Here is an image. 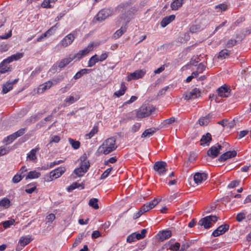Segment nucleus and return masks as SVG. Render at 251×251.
Wrapping results in <instances>:
<instances>
[{
    "label": "nucleus",
    "mask_w": 251,
    "mask_h": 251,
    "mask_svg": "<svg viewBox=\"0 0 251 251\" xmlns=\"http://www.w3.org/2000/svg\"><path fill=\"white\" fill-rule=\"evenodd\" d=\"M53 85V83L51 81H48L41 85H40L37 90L38 93H43L45 91L49 89Z\"/></svg>",
    "instance_id": "obj_19"
},
{
    "label": "nucleus",
    "mask_w": 251,
    "mask_h": 251,
    "mask_svg": "<svg viewBox=\"0 0 251 251\" xmlns=\"http://www.w3.org/2000/svg\"><path fill=\"white\" fill-rule=\"evenodd\" d=\"M213 118V114L209 113L204 117H201L199 120V124L201 126H207Z\"/></svg>",
    "instance_id": "obj_17"
},
{
    "label": "nucleus",
    "mask_w": 251,
    "mask_h": 251,
    "mask_svg": "<svg viewBox=\"0 0 251 251\" xmlns=\"http://www.w3.org/2000/svg\"><path fill=\"white\" fill-rule=\"evenodd\" d=\"M175 121V118L174 117H171L169 119H166L164 121L165 124L170 125L172 124Z\"/></svg>",
    "instance_id": "obj_64"
},
{
    "label": "nucleus",
    "mask_w": 251,
    "mask_h": 251,
    "mask_svg": "<svg viewBox=\"0 0 251 251\" xmlns=\"http://www.w3.org/2000/svg\"><path fill=\"white\" fill-rule=\"evenodd\" d=\"M15 223L14 219H11L10 220L6 221L3 223V226L5 228H7L9 227L11 225H12Z\"/></svg>",
    "instance_id": "obj_52"
},
{
    "label": "nucleus",
    "mask_w": 251,
    "mask_h": 251,
    "mask_svg": "<svg viewBox=\"0 0 251 251\" xmlns=\"http://www.w3.org/2000/svg\"><path fill=\"white\" fill-rule=\"evenodd\" d=\"M12 35V32L10 30L8 33H5L4 35L0 36V39H6L10 37Z\"/></svg>",
    "instance_id": "obj_62"
},
{
    "label": "nucleus",
    "mask_w": 251,
    "mask_h": 251,
    "mask_svg": "<svg viewBox=\"0 0 251 251\" xmlns=\"http://www.w3.org/2000/svg\"><path fill=\"white\" fill-rule=\"evenodd\" d=\"M207 178V175L204 173H197L194 176V180L196 183H201Z\"/></svg>",
    "instance_id": "obj_15"
},
{
    "label": "nucleus",
    "mask_w": 251,
    "mask_h": 251,
    "mask_svg": "<svg viewBox=\"0 0 251 251\" xmlns=\"http://www.w3.org/2000/svg\"><path fill=\"white\" fill-rule=\"evenodd\" d=\"M65 171L66 169L64 167H59L51 171L49 175L46 176L45 179L47 181H51L62 176Z\"/></svg>",
    "instance_id": "obj_4"
},
{
    "label": "nucleus",
    "mask_w": 251,
    "mask_h": 251,
    "mask_svg": "<svg viewBox=\"0 0 251 251\" xmlns=\"http://www.w3.org/2000/svg\"><path fill=\"white\" fill-rule=\"evenodd\" d=\"M145 74V72L143 70H137L133 73L129 74L126 78V80L129 81L132 79H137L142 78Z\"/></svg>",
    "instance_id": "obj_10"
},
{
    "label": "nucleus",
    "mask_w": 251,
    "mask_h": 251,
    "mask_svg": "<svg viewBox=\"0 0 251 251\" xmlns=\"http://www.w3.org/2000/svg\"><path fill=\"white\" fill-rule=\"evenodd\" d=\"M87 171H84V170L80 166L79 168H76L74 170V173L78 176H81Z\"/></svg>",
    "instance_id": "obj_42"
},
{
    "label": "nucleus",
    "mask_w": 251,
    "mask_h": 251,
    "mask_svg": "<svg viewBox=\"0 0 251 251\" xmlns=\"http://www.w3.org/2000/svg\"><path fill=\"white\" fill-rule=\"evenodd\" d=\"M201 30V25H192L190 28V31L191 33H196Z\"/></svg>",
    "instance_id": "obj_46"
},
{
    "label": "nucleus",
    "mask_w": 251,
    "mask_h": 251,
    "mask_svg": "<svg viewBox=\"0 0 251 251\" xmlns=\"http://www.w3.org/2000/svg\"><path fill=\"white\" fill-rule=\"evenodd\" d=\"M190 247V243L189 242H185L181 245V249L179 251H184L186 250Z\"/></svg>",
    "instance_id": "obj_60"
},
{
    "label": "nucleus",
    "mask_w": 251,
    "mask_h": 251,
    "mask_svg": "<svg viewBox=\"0 0 251 251\" xmlns=\"http://www.w3.org/2000/svg\"><path fill=\"white\" fill-rule=\"evenodd\" d=\"M50 2H51V0H44L42 3V6L44 8H50L51 7Z\"/></svg>",
    "instance_id": "obj_56"
},
{
    "label": "nucleus",
    "mask_w": 251,
    "mask_h": 251,
    "mask_svg": "<svg viewBox=\"0 0 251 251\" xmlns=\"http://www.w3.org/2000/svg\"><path fill=\"white\" fill-rule=\"evenodd\" d=\"M229 227V226L227 224L221 225L213 232L212 235L214 237H217L222 235L228 230Z\"/></svg>",
    "instance_id": "obj_13"
},
{
    "label": "nucleus",
    "mask_w": 251,
    "mask_h": 251,
    "mask_svg": "<svg viewBox=\"0 0 251 251\" xmlns=\"http://www.w3.org/2000/svg\"><path fill=\"white\" fill-rule=\"evenodd\" d=\"M237 43V41L235 39H229L228 40L226 43H225V47L226 48H231L235 45H236Z\"/></svg>",
    "instance_id": "obj_40"
},
{
    "label": "nucleus",
    "mask_w": 251,
    "mask_h": 251,
    "mask_svg": "<svg viewBox=\"0 0 251 251\" xmlns=\"http://www.w3.org/2000/svg\"><path fill=\"white\" fill-rule=\"evenodd\" d=\"M218 220L216 216H209L201 219L198 223V225L203 226L205 228H209L212 226L213 223H215Z\"/></svg>",
    "instance_id": "obj_5"
},
{
    "label": "nucleus",
    "mask_w": 251,
    "mask_h": 251,
    "mask_svg": "<svg viewBox=\"0 0 251 251\" xmlns=\"http://www.w3.org/2000/svg\"><path fill=\"white\" fill-rule=\"evenodd\" d=\"M127 89V87L125 85V83L123 82L121 84V89L120 90L115 92L114 94L115 96L117 97H120L124 95Z\"/></svg>",
    "instance_id": "obj_24"
},
{
    "label": "nucleus",
    "mask_w": 251,
    "mask_h": 251,
    "mask_svg": "<svg viewBox=\"0 0 251 251\" xmlns=\"http://www.w3.org/2000/svg\"><path fill=\"white\" fill-rule=\"evenodd\" d=\"M212 140L211 135L209 133H207L205 135L202 136L201 142V145H202L204 144L209 145Z\"/></svg>",
    "instance_id": "obj_25"
},
{
    "label": "nucleus",
    "mask_w": 251,
    "mask_h": 251,
    "mask_svg": "<svg viewBox=\"0 0 251 251\" xmlns=\"http://www.w3.org/2000/svg\"><path fill=\"white\" fill-rule=\"evenodd\" d=\"M155 131L156 129L154 128H150L147 129L144 131L142 134L141 137L142 138L150 137L154 133H155Z\"/></svg>",
    "instance_id": "obj_27"
},
{
    "label": "nucleus",
    "mask_w": 251,
    "mask_h": 251,
    "mask_svg": "<svg viewBox=\"0 0 251 251\" xmlns=\"http://www.w3.org/2000/svg\"><path fill=\"white\" fill-rule=\"evenodd\" d=\"M237 154L235 151H228L222 154L218 158L219 161H225L228 158L235 157Z\"/></svg>",
    "instance_id": "obj_14"
},
{
    "label": "nucleus",
    "mask_w": 251,
    "mask_h": 251,
    "mask_svg": "<svg viewBox=\"0 0 251 251\" xmlns=\"http://www.w3.org/2000/svg\"><path fill=\"white\" fill-rule=\"evenodd\" d=\"M78 97H74L73 96H70L69 98H66L64 102L67 103L68 105H70L78 100Z\"/></svg>",
    "instance_id": "obj_41"
},
{
    "label": "nucleus",
    "mask_w": 251,
    "mask_h": 251,
    "mask_svg": "<svg viewBox=\"0 0 251 251\" xmlns=\"http://www.w3.org/2000/svg\"><path fill=\"white\" fill-rule=\"evenodd\" d=\"M100 43L99 42H92L88 45L87 47L84 50H80L78 53L75 55L70 54L72 60L76 58L78 60L82 58L84 56L87 54L90 51L93 50L94 48H96L100 45Z\"/></svg>",
    "instance_id": "obj_2"
},
{
    "label": "nucleus",
    "mask_w": 251,
    "mask_h": 251,
    "mask_svg": "<svg viewBox=\"0 0 251 251\" xmlns=\"http://www.w3.org/2000/svg\"><path fill=\"white\" fill-rule=\"evenodd\" d=\"M222 148V147L219 144L217 146H212L208 150L207 155L212 158H215L219 155Z\"/></svg>",
    "instance_id": "obj_11"
},
{
    "label": "nucleus",
    "mask_w": 251,
    "mask_h": 251,
    "mask_svg": "<svg viewBox=\"0 0 251 251\" xmlns=\"http://www.w3.org/2000/svg\"><path fill=\"white\" fill-rule=\"evenodd\" d=\"M175 17L176 16L174 15H171L164 17L160 22L161 26L163 27L166 26L175 19Z\"/></svg>",
    "instance_id": "obj_20"
},
{
    "label": "nucleus",
    "mask_w": 251,
    "mask_h": 251,
    "mask_svg": "<svg viewBox=\"0 0 251 251\" xmlns=\"http://www.w3.org/2000/svg\"><path fill=\"white\" fill-rule=\"evenodd\" d=\"M180 246V244L176 242L175 244L171 245L169 247V249L173 251H178L179 250Z\"/></svg>",
    "instance_id": "obj_49"
},
{
    "label": "nucleus",
    "mask_w": 251,
    "mask_h": 251,
    "mask_svg": "<svg viewBox=\"0 0 251 251\" xmlns=\"http://www.w3.org/2000/svg\"><path fill=\"white\" fill-rule=\"evenodd\" d=\"M53 28V27H52L51 28H50V29H49L48 31H47L46 32H45L44 33L42 34L37 39V42H41L42 41V40L48 37L49 35H50V32L51 31L52 28Z\"/></svg>",
    "instance_id": "obj_44"
},
{
    "label": "nucleus",
    "mask_w": 251,
    "mask_h": 251,
    "mask_svg": "<svg viewBox=\"0 0 251 251\" xmlns=\"http://www.w3.org/2000/svg\"><path fill=\"white\" fill-rule=\"evenodd\" d=\"M5 63H2V62L0 64V74H4L9 71L10 68L7 66H4Z\"/></svg>",
    "instance_id": "obj_45"
},
{
    "label": "nucleus",
    "mask_w": 251,
    "mask_h": 251,
    "mask_svg": "<svg viewBox=\"0 0 251 251\" xmlns=\"http://www.w3.org/2000/svg\"><path fill=\"white\" fill-rule=\"evenodd\" d=\"M55 219V216L54 214L51 213L46 217L47 222L52 223Z\"/></svg>",
    "instance_id": "obj_55"
},
{
    "label": "nucleus",
    "mask_w": 251,
    "mask_h": 251,
    "mask_svg": "<svg viewBox=\"0 0 251 251\" xmlns=\"http://www.w3.org/2000/svg\"><path fill=\"white\" fill-rule=\"evenodd\" d=\"M200 60H201L199 59V57L194 56L192 58L190 62V64L192 65H195V64L196 63H198L200 61Z\"/></svg>",
    "instance_id": "obj_61"
},
{
    "label": "nucleus",
    "mask_w": 251,
    "mask_h": 251,
    "mask_svg": "<svg viewBox=\"0 0 251 251\" xmlns=\"http://www.w3.org/2000/svg\"><path fill=\"white\" fill-rule=\"evenodd\" d=\"M167 163L164 161H158L155 163L153 166L154 170L157 172L160 175L165 174L167 171L166 168Z\"/></svg>",
    "instance_id": "obj_8"
},
{
    "label": "nucleus",
    "mask_w": 251,
    "mask_h": 251,
    "mask_svg": "<svg viewBox=\"0 0 251 251\" xmlns=\"http://www.w3.org/2000/svg\"><path fill=\"white\" fill-rule=\"evenodd\" d=\"M69 142L72 147L75 150H77L80 147V143L78 141H75L72 138H69Z\"/></svg>",
    "instance_id": "obj_37"
},
{
    "label": "nucleus",
    "mask_w": 251,
    "mask_h": 251,
    "mask_svg": "<svg viewBox=\"0 0 251 251\" xmlns=\"http://www.w3.org/2000/svg\"><path fill=\"white\" fill-rule=\"evenodd\" d=\"M99 61V57L97 54L92 56L88 61V67H91L93 66L97 62Z\"/></svg>",
    "instance_id": "obj_30"
},
{
    "label": "nucleus",
    "mask_w": 251,
    "mask_h": 251,
    "mask_svg": "<svg viewBox=\"0 0 251 251\" xmlns=\"http://www.w3.org/2000/svg\"><path fill=\"white\" fill-rule=\"evenodd\" d=\"M230 88L225 85L221 86L217 90L218 95L223 98L228 97L230 95Z\"/></svg>",
    "instance_id": "obj_12"
},
{
    "label": "nucleus",
    "mask_w": 251,
    "mask_h": 251,
    "mask_svg": "<svg viewBox=\"0 0 251 251\" xmlns=\"http://www.w3.org/2000/svg\"><path fill=\"white\" fill-rule=\"evenodd\" d=\"M172 235V232L170 230H163L158 234L159 239L163 241L169 238Z\"/></svg>",
    "instance_id": "obj_21"
},
{
    "label": "nucleus",
    "mask_w": 251,
    "mask_h": 251,
    "mask_svg": "<svg viewBox=\"0 0 251 251\" xmlns=\"http://www.w3.org/2000/svg\"><path fill=\"white\" fill-rule=\"evenodd\" d=\"M207 63L205 62V63H201L198 65L197 67V71L199 73H201L204 70H205L206 67Z\"/></svg>",
    "instance_id": "obj_47"
},
{
    "label": "nucleus",
    "mask_w": 251,
    "mask_h": 251,
    "mask_svg": "<svg viewBox=\"0 0 251 251\" xmlns=\"http://www.w3.org/2000/svg\"><path fill=\"white\" fill-rule=\"evenodd\" d=\"M160 201V200H158L157 199H154L153 201H150L149 203L144 204L140 208L141 211L142 212V213L148 211L156 206Z\"/></svg>",
    "instance_id": "obj_9"
},
{
    "label": "nucleus",
    "mask_w": 251,
    "mask_h": 251,
    "mask_svg": "<svg viewBox=\"0 0 251 251\" xmlns=\"http://www.w3.org/2000/svg\"><path fill=\"white\" fill-rule=\"evenodd\" d=\"M111 15L110 10L108 9H103L99 11L95 17L94 20L102 22Z\"/></svg>",
    "instance_id": "obj_7"
},
{
    "label": "nucleus",
    "mask_w": 251,
    "mask_h": 251,
    "mask_svg": "<svg viewBox=\"0 0 251 251\" xmlns=\"http://www.w3.org/2000/svg\"><path fill=\"white\" fill-rule=\"evenodd\" d=\"M16 139L14 133L8 136L3 140V142L5 143L6 145H8L12 143L14 140Z\"/></svg>",
    "instance_id": "obj_38"
},
{
    "label": "nucleus",
    "mask_w": 251,
    "mask_h": 251,
    "mask_svg": "<svg viewBox=\"0 0 251 251\" xmlns=\"http://www.w3.org/2000/svg\"><path fill=\"white\" fill-rule=\"evenodd\" d=\"M40 173L35 171H30L28 173V175L26 176L25 179L38 178L40 176Z\"/></svg>",
    "instance_id": "obj_28"
},
{
    "label": "nucleus",
    "mask_w": 251,
    "mask_h": 251,
    "mask_svg": "<svg viewBox=\"0 0 251 251\" xmlns=\"http://www.w3.org/2000/svg\"><path fill=\"white\" fill-rule=\"evenodd\" d=\"M23 53H17L12 55L2 61V63H9L14 60H18L23 57Z\"/></svg>",
    "instance_id": "obj_18"
},
{
    "label": "nucleus",
    "mask_w": 251,
    "mask_h": 251,
    "mask_svg": "<svg viewBox=\"0 0 251 251\" xmlns=\"http://www.w3.org/2000/svg\"><path fill=\"white\" fill-rule=\"evenodd\" d=\"M39 150V148H36L32 149L30 153L27 155V157L31 160H35L36 159V153Z\"/></svg>",
    "instance_id": "obj_32"
},
{
    "label": "nucleus",
    "mask_w": 251,
    "mask_h": 251,
    "mask_svg": "<svg viewBox=\"0 0 251 251\" xmlns=\"http://www.w3.org/2000/svg\"><path fill=\"white\" fill-rule=\"evenodd\" d=\"M240 181L238 180L232 181L228 185L229 188H234L239 184Z\"/></svg>",
    "instance_id": "obj_58"
},
{
    "label": "nucleus",
    "mask_w": 251,
    "mask_h": 251,
    "mask_svg": "<svg viewBox=\"0 0 251 251\" xmlns=\"http://www.w3.org/2000/svg\"><path fill=\"white\" fill-rule=\"evenodd\" d=\"M31 241L30 238L26 237H22L21 238L19 241V243L20 245L24 247L25 245H27Z\"/></svg>",
    "instance_id": "obj_39"
},
{
    "label": "nucleus",
    "mask_w": 251,
    "mask_h": 251,
    "mask_svg": "<svg viewBox=\"0 0 251 251\" xmlns=\"http://www.w3.org/2000/svg\"><path fill=\"white\" fill-rule=\"evenodd\" d=\"M215 8L216 9H219V11H226V9H227V5L224 4V3H222V4H220L218 5H216L215 6Z\"/></svg>",
    "instance_id": "obj_51"
},
{
    "label": "nucleus",
    "mask_w": 251,
    "mask_h": 251,
    "mask_svg": "<svg viewBox=\"0 0 251 251\" xmlns=\"http://www.w3.org/2000/svg\"><path fill=\"white\" fill-rule=\"evenodd\" d=\"M201 92L199 89L195 88L190 91L185 92L183 97L186 100H192L197 99L201 96Z\"/></svg>",
    "instance_id": "obj_6"
},
{
    "label": "nucleus",
    "mask_w": 251,
    "mask_h": 251,
    "mask_svg": "<svg viewBox=\"0 0 251 251\" xmlns=\"http://www.w3.org/2000/svg\"><path fill=\"white\" fill-rule=\"evenodd\" d=\"M230 54V51L227 49H224L221 50L218 54V58L219 59H225L227 56H229Z\"/></svg>",
    "instance_id": "obj_26"
},
{
    "label": "nucleus",
    "mask_w": 251,
    "mask_h": 251,
    "mask_svg": "<svg viewBox=\"0 0 251 251\" xmlns=\"http://www.w3.org/2000/svg\"><path fill=\"white\" fill-rule=\"evenodd\" d=\"M126 30V27H122L120 29L117 30L114 34V37L115 39H118L121 37Z\"/></svg>",
    "instance_id": "obj_34"
},
{
    "label": "nucleus",
    "mask_w": 251,
    "mask_h": 251,
    "mask_svg": "<svg viewBox=\"0 0 251 251\" xmlns=\"http://www.w3.org/2000/svg\"><path fill=\"white\" fill-rule=\"evenodd\" d=\"M24 176L25 175H22L19 173H17L13 177L12 181L14 183H18L20 182Z\"/></svg>",
    "instance_id": "obj_43"
},
{
    "label": "nucleus",
    "mask_w": 251,
    "mask_h": 251,
    "mask_svg": "<svg viewBox=\"0 0 251 251\" xmlns=\"http://www.w3.org/2000/svg\"><path fill=\"white\" fill-rule=\"evenodd\" d=\"M80 167L84 170V171H87L90 167L89 161L81 162Z\"/></svg>",
    "instance_id": "obj_53"
},
{
    "label": "nucleus",
    "mask_w": 251,
    "mask_h": 251,
    "mask_svg": "<svg viewBox=\"0 0 251 251\" xmlns=\"http://www.w3.org/2000/svg\"><path fill=\"white\" fill-rule=\"evenodd\" d=\"M245 218H246L245 213H244V212H241V213H238L237 215L236 219L238 222H241L243 220H244L245 219Z\"/></svg>",
    "instance_id": "obj_50"
},
{
    "label": "nucleus",
    "mask_w": 251,
    "mask_h": 251,
    "mask_svg": "<svg viewBox=\"0 0 251 251\" xmlns=\"http://www.w3.org/2000/svg\"><path fill=\"white\" fill-rule=\"evenodd\" d=\"M154 110V108L152 105L144 104L137 111V117L138 118H143L148 117Z\"/></svg>",
    "instance_id": "obj_3"
},
{
    "label": "nucleus",
    "mask_w": 251,
    "mask_h": 251,
    "mask_svg": "<svg viewBox=\"0 0 251 251\" xmlns=\"http://www.w3.org/2000/svg\"><path fill=\"white\" fill-rule=\"evenodd\" d=\"M184 0H174L171 4V8L173 10H176L182 6Z\"/></svg>",
    "instance_id": "obj_22"
},
{
    "label": "nucleus",
    "mask_w": 251,
    "mask_h": 251,
    "mask_svg": "<svg viewBox=\"0 0 251 251\" xmlns=\"http://www.w3.org/2000/svg\"><path fill=\"white\" fill-rule=\"evenodd\" d=\"M83 237V235L82 234L79 235L76 238L74 244V245L77 246L78 244H79Z\"/></svg>",
    "instance_id": "obj_59"
},
{
    "label": "nucleus",
    "mask_w": 251,
    "mask_h": 251,
    "mask_svg": "<svg viewBox=\"0 0 251 251\" xmlns=\"http://www.w3.org/2000/svg\"><path fill=\"white\" fill-rule=\"evenodd\" d=\"M112 170V168H108L106 170H105L103 174L101 176V179H104L109 174L110 172Z\"/></svg>",
    "instance_id": "obj_57"
},
{
    "label": "nucleus",
    "mask_w": 251,
    "mask_h": 251,
    "mask_svg": "<svg viewBox=\"0 0 251 251\" xmlns=\"http://www.w3.org/2000/svg\"><path fill=\"white\" fill-rule=\"evenodd\" d=\"M90 71V70L87 69H83L78 72L74 76L75 79H77L81 77L83 75L87 74Z\"/></svg>",
    "instance_id": "obj_31"
},
{
    "label": "nucleus",
    "mask_w": 251,
    "mask_h": 251,
    "mask_svg": "<svg viewBox=\"0 0 251 251\" xmlns=\"http://www.w3.org/2000/svg\"><path fill=\"white\" fill-rule=\"evenodd\" d=\"M116 138L114 137L107 138L99 148V152L105 155L111 153L118 147L116 144Z\"/></svg>",
    "instance_id": "obj_1"
},
{
    "label": "nucleus",
    "mask_w": 251,
    "mask_h": 251,
    "mask_svg": "<svg viewBox=\"0 0 251 251\" xmlns=\"http://www.w3.org/2000/svg\"><path fill=\"white\" fill-rule=\"evenodd\" d=\"M25 132V128H23L20 129L19 130L16 131V132L14 133V135L15 136L16 138H18V137H20L22 135H23Z\"/></svg>",
    "instance_id": "obj_54"
},
{
    "label": "nucleus",
    "mask_w": 251,
    "mask_h": 251,
    "mask_svg": "<svg viewBox=\"0 0 251 251\" xmlns=\"http://www.w3.org/2000/svg\"><path fill=\"white\" fill-rule=\"evenodd\" d=\"M98 199L96 198H92L89 200V205L94 208L95 209H98L99 208L98 205Z\"/></svg>",
    "instance_id": "obj_35"
},
{
    "label": "nucleus",
    "mask_w": 251,
    "mask_h": 251,
    "mask_svg": "<svg viewBox=\"0 0 251 251\" xmlns=\"http://www.w3.org/2000/svg\"><path fill=\"white\" fill-rule=\"evenodd\" d=\"M74 39V36L72 33H70L63 39L61 41V45L64 47H66L71 45Z\"/></svg>",
    "instance_id": "obj_16"
},
{
    "label": "nucleus",
    "mask_w": 251,
    "mask_h": 251,
    "mask_svg": "<svg viewBox=\"0 0 251 251\" xmlns=\"http://www.w3.org/2000/svg\"><path fill=\"white\" fill-rule=\"evenodd\" d=\"M80 186H81L80 184L74 182L67 188V190L68 192H71L75 188H79Z\"/></svg>",
    "instance_id": "obj_48"
},
{
    "label": "nucleus",
    "mask_w": 251,
    "mask_h": 251,
    "mask_svg": "<svg viewBox=\"0 0 251 251\" xmlns=\"http://www.w3.org/2000/svg\"><path fill=\"white\" fill-rule=\"evenodd\" d=\"M10 201L7 198H4L0 201V206L6 208H8L10 206Z\"/></svg>",
    "instance_id": "obj_36"
},
{
    "label": "nucleus",
    "mask_w": 251,
    "mask_h": 251,
    "mask_svg": "<svg viewBox=\"0 0 251 251\" xmlns=\"http://www.w3.org/2000/svg\"><path fill=\"white\" fill-rule=\"evenodd\" d=\"M72 60L70 55L68 57L64 58L61 61L57 62L58 66L60 68H63L65 67L67 65L69 64Z\"/></svg>",
    "instance_id": "obj_23"
},
{
    "label": "nucleus",
    "mask_w": 251,
    "mask_h": 251,
    "mask_svg": "<svg viewBox=\"0 0 251 251\" xmlns=\"http://www.w3.org/2000/svg\"><path fill=\"white\" fill-rule=\"evenodd\" d=\"M135 237L134 236V233H132L127 237L126 241L128 243H131L132 242H134L135 241Z\"/></svg>",
    "instance_id": "obj_63"
},
{
    "label": "nucleus",
    "mask_w": 251,
    "mask_h": 251,
    "mask_svg": "<svg viewBox=\"0 0 251 251\" xmlns=\"http://www.w3.org/2000/svg\"><path fill=\"white\" fill-rule=\"evenodd\" d=\"M12 88V83H10V82L8 81L3 85L2 92L3 94H6L11 90Z\"/></svg>",
    "instance_id": "obj_33"
},
{
    "label": "nucleus",
    "mask_w": 251,
    "mask_h": 251,
    "mask_svg": "<svg viewBox=\"0 0 251 251\" xmlns=\"http://www.w3.org/2000/svg\"><path fill=\"white\" fill-rule=\"evenodd\" d=\"M98 132V126H94L93 129L90 131L89 133L86 134L85 136L86 139H90L92 137L94 136V135Z\"/></svg>",
    "instance_id": "obj_29"
}]
</instances>
